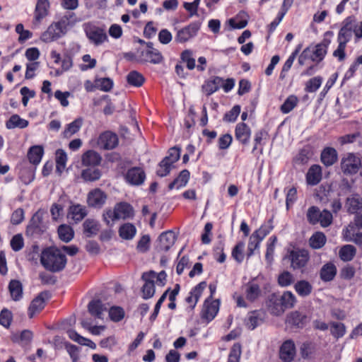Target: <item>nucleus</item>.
Returning <instances> with one entry per match:
<instances>
[{"instance_id":"obj_1","label":"nucleus","mask_w":362,"mask_h":362,"mask_svg":"<svg viewBox=\"0 0 362 362\" xmlns=\"http://www.w3.org/2000/svg\"><path fill=\"white\" fill-rule=\"evenodd\" d=\"M40 262L45 269L52 272H59L65 268L67 259L58 248L47 247L42 252Z\"/></svg>"},{"instance_id":"obj_2","label":"nucleus","mask_w":362,"mask_h":362,"mask_svg":"<svg viewBox=\"0 0 362 362\" xmlns=\"http://www.w3.org/2000/svg\"><path fill=\"white\" fill-rule=\"evenodd\" d=\"M135 212L134 207L128 202L117 203L114 209H106L103 214V220L109 227H112L115 222L119 219H133Z\"/></svg>"},{"instance_id":"obj_3","label":"nucleus","mask_w":362,"mask_h":362,"mask_svg":"<svg viewBox=\"0 0 362 362\" xmlns=\"http://www.w3.org/2000/svg\"><path fill=\"white\" fill-rule=\"evenodd\" d=\"M284 258L290 261V267L293 271L303 274L306 271L310 256L308 250L293 247V249H288Z\"/></svg>"},{"instance_id":"obj_4","label":"nucleus","mask_w":362,"mask_h":362,"mask_svg":"<svg viewBox=\"0 0 362 362\" xmlns=\"http://www.w3.org/2000/svg\"><path fill=\"white\" fill-rule=\"evenodd\" d=\"M361 165V158L353 153H346L341 160V169L345 175L356 174Z\"/></svg>"},{"instance_id":"obj_5","label":"nucleus","mask_w":362,"mask_h":362,"mask_svg":"<svg viewBox=\"0 0 362 362\" xmlns=\"http://www.w3.org/2000/svg\"><path fill=\"white\" fill-rule=\"evenodd\" d=\"M200 21H194L188 25L177 30L175 41L177 43H185L197 36L201 28Z\"/></svg>"},{"instance_id":"obj_6","label":"nucleus","mask_w":362,"mask_h":362,"mask_svg":"<svg viewBox=\"0 0 362 362\" xmlns=\"http://www.w3.org/2000/svg\"><path fill=\"white\" fill-rule=\"evenodd\" d=\"M136 54L137 62L141 64H159L164 60V57L159 50H146L143 48H139Z\"/></svg>"},{"instance_id":"obj_7","label":"nucleus","mask_w":362,"mask_h":362,"mask_svg":"<svg viewBox=\"0 0 362 362\" xmlns=\"http://www.w3.org/2000/svg\"><path fill=\"white\" fill-rule=\"evenodd\" d=\"M156 276V272L153 270L144 272L141 275V279L145 282L141 288L142 297L144 299L152 298L156 291L154 279Z\"/></svg>"},{"instance_id":"obj_8","label":"nucleus","mask_w":362,"mask_h":362,"mask_svg":"<svg viewBox=\"0 0 362 362\" xmlns=\"http://www.w3.org/2000/svg\"><path fill=\"white\" fill-rule=\"evenodd\" d=\"M51 293L48 291L40 292L30 303L28 314L30 318H33L36 313L40 312L45 306V300L51 298Z\"/></svg>"},{"instance_id":"obj_9","label":"nucleus","mask_w":362,"mask_h":362,"mask_svg":"<svg viewBox=\"0 0 362 362\" xmlns=\"http://www.w3.org/2000/svg\"><path fill=\"white\" fill-rule=\"evenodd\" d=\"M124 180L130 185L139 186L146 180V173L141 167H132L127 171Z\"/></svg>"},{"instance_id":"obj_10","label":"nucleus","mask_w":362,"mask_h":362,"mask_svg":"<svg viewBox=\"0 0 362 362\" xmlns=\"http://www.w3.org/2000/svg\"><path fill=\"white\" fill-rule=\"evenodd\" d=\"M296 354V349L294 341L292 339H287L282 343L279 348V358L283 362H291L294 360Z\"/></svg>"},{"instance_id":"obj_11","label":"nucleus","mask_w":362,"mask_h":362,"mask_svg":"<svg viewBox=\"0 0 362 362\" xmlns=\"http://www.w3.org/2000/svg\"><path fill=\"white\" fill-rule=\"evenodd\" d=\"M107 196L100 189L95 188L88 192L87 203L90 207L100 209L105 204Z\"/></svg>"},{"instance_id":"obj_12","label":"nucleus","mask_w":362,"mask_h":362,"mask_svg":"<svg viewBox=\"0 0 362 362\" xmlns=\"http://www.w3.org/2000/svg\"><path fill=\"white\" fill-rule=\"evenodd\" d=\"M314 155L313 148L310 144H306L300 148L298 153L293 158L292 163L294 167L303 166L309 162Z\"/></svg>"},{"instance_id":"obj_13","label":"nucleus","mask_w":362,"mask_h":362,"mask_svg":"<svg viewBox=\"0 0 362 362\" xmlns=\"http://www.w3.org/2000/svg\"><path fill=\"white\" fill-rule=\"evenodd\" d=\"M117 135L111 132H105L102 133L98 138V144L99 146L105 150H112L118 145Z\"/></svg>"},{"instance_id":"obj_14","label":"nucleus","mask_w":362,"mask_h":362,"mask_svg":"<svg viewBox=\"0 0 362 362\" xmlns=\"http://www.w3.org/2000/svg\"><path fill=\"white\" fill-rule=\"evenodd\" d=\"M45 231L42 216L36 212L33 214L26 228V233L31 235H40Z\"/></svg>"},{"instance_id":"obj_15","label":"nucleus","mask_w":362,"mask_h":362,"mask_svg":"<svg viewBox=\"0 0 362 362\" xmlns=\"http://www.w3.org/2000/svg\"><path fill=\"white\" fill-rule=\"evenodd\" d=\"M309 322V317L305 313L296 310L291 312L286 319V322L291 327L303 329Z\"/></svg>"},{"instance_id":"obj_16","label":"nucleus","mask_w":362,"mask_h":362,"mask_svg":"<svg viewBox=\"0 0 362 362\" xmlns=\"http://www.w3.org/2000/svg\"><path fill=\"white\" fill-rule=\"evenodd\" d=\"M219 300H212L206 298L204 303L202 317L206 319L207 322L211 321L216 315L219 309Z\"/></svg>"},{"instance_id":"obj_17","label":"nucleus","mask_w":362,"mask_h":362,"mask_svg":"<svg viewBox=\"0 0 362 362\" xmlns=\"http://www.w3.org/2000/svg\"><path fill=\"white\" fill-rule=\"evenodd\" d=\"M330 43L331 40L325 37L321 42L317 44L315 46L312 45L313 62H316L317 64L321 62L325 59Z\"/></svg>"},{"instance_id":"obj_18","label":"nucleus","mask_w":362,"mask_h":362,"mask_svg":"<svg viewBox=\"0 0 362 362\" xmlns=\"http://www.w3.org/2000/svg\"><path fill=\"white\" fill-rule=\"evenodd\" d=\"M267 305L269 311L273 315H281L285 311L280 295L279 294L272 293L269 295Z\"/></svg>"},{"instance_id":"obj_19","label":"nucleus","mask_w":362,"mask_h":362,"mask_svg":"<svg viewBox=\"0 0 362 362\" xmlns=\"http://www.w3.org/2000/svg\"><path fill=\"white\" fill-rule=\"evenodd\" d=\"M86 33L90 41L96 46L107 40V35L105 30L99 27L90 28L86 30Z\"/></svg>"},{"instance_id":"obj_20","label":"nucleus","mask_w":362,"mask_h":362,"mask_svg":"<svg viewBox=\"0 0 362 362\" xmlns=\"http://www.w3.org/2000/svg\"><path fill=\"white\" fill-rule=\"evenodd\" d=\"M206 287V282L204 281H201L190 291L189 296L185 298V301L189 304L191 310H193L195 308L203 291Z\"/></svg>"},{"instance_id":"obj_21","label":"nucleus","mask_w":362,"mask_h":362,"mask_svg":"<svg viewBox=\"0 0 362 362\" xmlns=\"http://www.w3.org/2000/svg\"><path fill=\"white\" fill-rule=\"evenodd\" d=\"M159 245L158 250L160 251L168 252L174 245L176 237L175 233L171 231L163 232L158 237Z\"/></svg>"},{"instance_id":"obj_22","label":"nucleus","mask_w":362,"mask_h":362,"mask_svg":"<svg viewBox=\"0 0 362 362\" xmlns=\"http://www.w3.org/2000/svg\"><path fill=\"white\" fill-rule=\"evenodd\" d=\"M65 35L60 32L59 27L54 22L47 28V30L42 33L40 40L45 42H50L59 39Z\"/></svg>"},{"instance_id":"obj_23","label":"nucleus","mask_w":362,"mask_h":362,"mask_svg":"<svg viewBox=\"0 0 362 362\" xmlns=\"http://www.w3.org/2000/svg\"><path fill=\"white\" fill-rule=\"evenodd\" d=\"M102 161L101 156L94 150L86 151L81 157L82 165L87 167H95L100 165Z\"/></svg>"},{"instance_id":"obj_24","label":"nucleus","mask_w":362,"mask_h":362,"mask_svg":"<svg viewBox=\"0 0 362 362\" xmlns=\"http://www.w3.org/2000/svg\"><path fill=\"white\" fill-rule=\"evenodd\" d=\"M250 128L245 123L241 122L236 125L235 137L242 144L247 145L250 141Z\"/></svg>"},{"instance_id":"obj_25","label":"nucleus","mask_w":362,"mask_h":362,"mask_svg":"<svg viewBox=\"0 0 362 362\" xmlns=\"http://www.w3.org/2000/svg\"><path fill=\"white\" fill-rule=\"evenodd\" d=\"M257 277L252 279L246 285V298L250 302H255L262 294L259 285L256 282Z\"/></svg>"},{"instance_id":"obj_26","label":"nucleus","mask_w":362,"mask_h":362,"mask_svg":"<svg viewBox=\"0 0 362 362\" xmlns=\"http://www.w3.org/2000/svg\"><path fill=\"white\" fill-rule=\"evenodd\" d=\"M337 269L332 262L325 264L320 270V278L324 282L332 281L337 275Z\"/></svg>"},{"instance_id":"obj_27","label":"nucleus","mask_w":362,"mask_h":362,"mask_svg":"<svg viewBox=\"0 0 362 362\" xmlns=\"http://www.w3.org/2000/svg\"><path fill=\"white\" fill-rule=\"evenodd\" d=\"M71 203H72L71 202ZM87 216V210L85 206L76 204L69 206L68 217H71L76 223L80 222Z\"/></svg>"},{"instance_id":"obj_28","label":"nucleus","mask_w":362,"mask_h":362,"mask_svg":"<svg viewBox=\"0 0 362 362\" xmlns=\"http://www.w3.org/2000/svg\"><path fill=\"white\" fill-rule=\"evenodd\" d=\"M322 180V168L319 165H313L306 174V182L310 185H316Z\"/></svg>"},{"instance_id":"obj_29","label":"nucleus","mask_w":362,"mask_h":362,"mask_svg":"<svg viewBox=\"0 0 362 362\" xmlns=\"http://www.w3.org/2000/svg\"><path fill=\"white\" fill-rule=\"evenodd\" d=\"M337 151L332 147H326L321 153V162L327 167L334 165L337 160Z\"/></svg>"},{"instance_id":"obj_30","label":"nucleus","mask_w":362,"mask_h":362,"mask_svg":"<svg viewBox=\"0 0 362 362\" xmlns=\"http://www.w3.org/2000/svg\"><path fill=\"white\" fill-rule=\"evenodd\" d=\"M88 310L95 318L103 319V313L107 310V308L100 300H92L88 305Z\"/></svg>"},{"instance_id":"obj_31","label":"nucleus","mask_w":362,"mask_h":362,"mask_svg":"<svg viewBox=\"0 0 362 362\" xmlns=\"http://www.w3.org/2000/svg\"><path fill=\"white\" fill-rule=\"evenodd\" d=\"M49 3L48 0H37L35 9V20L40 22L48 14Z\"/></svg>"},{"instance_id":"obj_32","label":"nucleus","mask_w":362,"mask_h":362,"mask_svg":"<svg viewBox=\"0 0 362 362\" xmlns=\"http://www.w3.org/2000/svg\"><path fill=\"white\" fill-rule=\"evenodd\" d=\"M43 154L44 148L42 146H33L29 148L27 156L30 163L37 165L41 161Z\"/></svg>"},{"instance_id":"obj_33","label":"nucleus","mask_w":362,"mask_h":362,"mask_svg":"<svg viewBox=\"0 0 362 362\" xmlns=\"http://www.w3.org/2000/svg\"><path fill=\"white\" fill-rule=\"evenodd\" d=\"M263 322L261 313L257 310L252 311L249 313L246 320L245 326L250 330L255 329Z\"/></svg>"},{"instance_id":"obj_34","label":"nucleus","mask_w":362,"mask_h":362,"mask_svg":"<svg viewBox=\"0 0 362 362\" xmlns=\"http://www.w3.org/2000/svg\"><path fill=\"white\" fill-rule=\"evenodd\" d=\"M8 290L13 300L18 301L23 297V285L18 280L13 279L9 282Z\"/></svg>"},{"instance_id":"obj_35","label":"nucleus","mask_w":362,"mask_h":362,"mask_svg":"<svg viewBox=\"0 0 362 362\" xmlns=\"http://www.w3.org/2000/svg\"><path fill=\"white\" fill-rule=\"evenodd\" d=\"M102 176V171L98 168H88L81 171V177L86 182H95Z\"/></svg>"},{"instance_id":"obj_36","label":"nucleus","mask_w":362,"mask_h":362,"mask_svg":"<svg viewBox=\"0 0 362 362\" xmlns=\"http://www.w3.org/2000/svg\"><path fill=\"white\" fill-rule=\"evenodd\" d=\"M136 233L135 226L131 223H125L119 228V235L124 240H132Z\"/></svg>"},{"instance_id":"obj_37","label":"nucleus","mask_w":362,"mask_h":362,"mask_svg":"<svg viewBox=\"0 0 362 362\" xmlns=\"http://www.w3.org/2000/svg\"><path fill=\"white\" fill-rule=\"evenodd\" d=\"M346 205L348 213L356 214L358 211L362 209V199L358 194H355L346 199Z\"/></svg>"},{"instance_id":"obj_38","label":"nucleus","mask_w":362,"mask_h":362,"mask_svg":"<svg viewBox=\"0 0 362 362\" xmlns=\"http://www.w3.org/2000/svg\"><path fill=\"white\" fill-rule=\"evenodd\" d=\"M297 293L301 297L308 296L313 291V286L306 280H300L294 286Z\"/></svg>"},{"instance_id":"obj_39","label":"nucleus","mask_w":362,"mask_h":362,"mask_svg":"<svg viewBox=\"0 0 362 362\" xmlns=\"http://www.w3.org/2000/svg\"><path fill=\"white\" fill-rule=\"evenodd\" d=\"M356 249L354 245H345L341 247L339 252L340 259L344 262H350L355 257Z\"/></svg>"},{"instance_id":"obj_40","label":"nucleus","mask_w":362,"mask_h":362,"mask_svg":"<svg viewBox=\"0 0 362 362\" xmlns=\"http://www.w3.org/2000/svg\"><path fill=\"white\" fill-rule=\"evenodd\" d=\"M327 238L322 232H315L309 240V245L313 249H320L326 243Z\"/></svg>"},{"instance_id":"obj_41","label":"nucleus","mask_w":362,"mask_h":362,"mask_svg":"<svg viewBox=\"0 0 362 362\" xmlns=\"http://www.w3.org/2000/svg\"><path fill=\"white\" fill-rule=\"evenodd\" d=\"M273 219L270 218L266 223L262 225V226L256 230L252 233V238L257 237L260 240L263 239L273 230Z\"/></svg>"},{"instance_id":"obj_42","label":"nucleus","mask_w":362,"mask_h":362,"mask_svg":"<svg viewBox=\"0 0 362 362\" xmlns=\"http://www.w3.org/2000/svg\"><path fill=\"white\" fill-rule=\"evenodd\" d=\"M58 234L60 240L64 243L70 242L74 237L73 228L66 224H62L59 226Z\"/></svg>"},{"instance_id":"obj_43","label":"nucleus","mask_w":362,"mask_h":362,"mask_svg":"<svg viewBox=\"0 0 362 362\" xmlns=\"http://www.w3.org/2000/svg\"><path fill=\"white\" fill-rule=\"evenodd\" d=\"M28 125V122L24 119H21L18 115H12L8 120L6 122V127L8 129L14 128L23 129Z\"/></svg>"},{"instance_id":"obj_44","label":"nucleus","mask_w":362,"mask_h":362,"mask_svg":"<svg viewBox=\"0 0 362 362\" xmlns=\"http://www.w3.org/2000/svg\"><path fill=\"white\" fill-rule=\"evenodd\" d=\"M127 83L132 86L140 87L144 81V76L137 71H132L127 76Z\"/></svg>"},{"instance_id":"obj_45","label":"nucleus","mask_w":362,"mask_h":362,"mask_svg":"<svg viewBox=\"0 0 362 362\" xmlns=\"http://www.w3.org/2000/svg\"><path fill=\"white\" fill-rule=\"evenodd\" d=\"M67 155L63 149H57L56 151V170L61 174L66 168Z\"/></svg>"},{"instance_id":"obj_46","label":"nucleus","mask_w":362,"mask_h":362,"mask_svg":"<svg viewBox=\"0 0 362 362\" xmlns=\"http://www.w3.org/2000/svg\"><path fill=\"white\" fill-rule=\"evenodd\" d=\"M331 326V334L337 339L341 338L346 334V326L342 322H332Z\"/></svg>"},{"instance_id":"obj_47","label":"nucleus","mask_w":362,"mask_h":362,"mask_svg":"<svg viewBox=\"0 0 362 362\" xmlns=\"http://www.w3.org/2000/svg\"><path fill=\"white\" fill-rule=\"evenodd\" d=\"M244 248L245 243L239 241L232 250L231 256L239 264L243 262L245 257Z\"/></svg>"},{"instance_id":"obj_48","label":"nucleus","mask_w":362,"mask_h":362,"mask_svg":"<svg viewBox=\"0 0 362 362\" xmlns=\"http://www.w3.org/2000/svg\"><path fill=\"white\" fill-rule=\"evenodd\" d=\"M276 242H277V238L275 235L270 237L267 242L265 259H266L267 263H269V264H272V262H273L275 245H276Z\"/></svg>"},{"instance_id":"obj_49","label":"nucleus","mask_w":362,"mask_h":362,"mask_svg":"<svg viewBox=\"0 0 362 362\" xmlns=\"http://www.w3.org/2000/svg\"><path fill=\"white\" fill-rule=\"evenodd\" d=\"M84 232L88 233V237L96 235L99 231V225L93 219H86L83 223Z\"/></svg>"},{"instance_id":"obj_50","label":"nucleus","mask_w":362,"mask_h":362,"mask_svg":"<svg viewBox=\"0 0 362 362\" xmlns=\"http://www.w3.org/2000/svg\"><path fill=\"white\" fill-rule=\"evenodd\" d=\"M174 165L167 161V158L163 160L158 163V169L156 170V175L160 177H163L170 174Z\"/></svg>"},{"instance_id":"obj_51","label":"nucleus","mask_w":362,"mask_h":362,"mask_svg":"<svg viewBox=\"0 0 362 362\" xmlns=\"http://www.w3.org/2000/svg\"><path fill=\"white\" fill-rule=\"evenodd\" d=\"M124 315V310L120 306H112L109 310V317L115 322H120Z\"/></svg>"},{"instance_id":"obj_52","label":"nucleus","mask_w":362,"mask_h":362,"mask_svg":"<svg viewBox=\"0 0 362 362\" xmlns=\"http://www.w3.org/2000/svg\"><path fill=\"white\" fill-rule=\"evenodd\" d=\"M241 354V344L235 343L230 348L227 362H240Z\"/></svg>"},{"instance_id":"obj_53","label":"nucleus","mask_w":362,"mask_h":362,"mask_svg":"<svg viewBox=\"0 0 362 362\" xmlns=\"http://www.w3.org/2000/svg\"><path fill=\"white\" fill-rule=\"evenodd\" d=\"M298 102V98L294 95H289L281 106V110L283 113H288L297 105Z\"/></svg>"},{"instance_id":"obj_54","label":"nucleus","mask_w":362,"mask_h":362,"mask_svg":"<svg viewBox=\"0 0 362 362\" xmlns=\"http://www.w3.org/2000/svg\"><path fill=\"white\" fill-rule=\"evenodd\" d=\"M74 16L73 13H68L63 16L57 22V25L59 27L60 32L62 34H66L68 32V27L70 25V20Z\"/></svg>"},{"instance_id":"obj_55","label":"nucleus","mask_w":362,"mask_h":362,"mask_svg":"<svg viewBox=\"0 0 362 362\" xmlns=\"http://www.w3.org/2000/svg\"><path fill=\"white\" fill-rule=\"evenodd\" d=\"M320 211L317 206H310L307 211L306 217L308 221L312 224L315 225L317 223L320 221Z\"/></svg>"},{"instance_id":"obj_56","label":"nucleus","mask_w":362,"mask_h":362,"mask_svg":"<svg viewBox=\"0 0 362 362\" xmlns=\"http://www.w3.org/2000/svg\"><path fill=\"white\" fill-rule=\"evenodd\" d=\"M261 242L262 240L257 237L252 238V234L250 235L246 253L247 259L250 258L254 255L255 251L259 249Z\"/></svg>"},{"instance_id":"obj_57","label":"nucleus","mask_w":362,"mask_h":362,"mask_svg":"<svg viewBox=\"0 0 362 362\" xmlns=\"http://www.w3.org/2000/svg\"><path fill=\"white\" fill-rule=\"evenodd\" d=\"M280 297L285 310L294 306L296 297L291 291H285Z\"/></svg>"},{"instance_id":"obj_58","label":"nucleus","mask_w":362,"mask_h":362,"mask_svg":"<svg viewBox=\"0 0 362 362\" xmlns=\"http://www.w3.org/2000/svg\"><path fill=\"white\" fill-rule=\"evenodd\" d=\"M13 320V314L7 308H4L0 313V325L6 328H8Z\"/></svg>"},{"instance_id":"obj_59","label":"nucleus","mask_w":362,"mask_h":362,"mask_svg":"<svg viewBox=\"0 0 362 362\" xmlns=\"http://www.w3.org/2000/svg\"><path fill=\"white\" fill-rule=\"evenodd\" d=\"M83 124V119L81 117L76 119L74 121L71 122L67 127L65 128L64 134L71 136L72 134L76 133L79 131L81 127Z\"/></svg>"},{"instance_id":"obj_60","label":"nucleus","mask_w":362,"mask_h":362,"mask_svg":"<svg viewBox=\"0 0 362 362\" xmlns=\"http://www.w3.org/2000/svg\"><path fill=\"white\" fill-rule=\"evenodd\" d=\"M95 86L101 90L108 92L113 86V81L110 78H102L95 81Z\"/></svg>"},{"instance_id":"obj_61","label":"nucleus","mask_w":362,"mask_h":362,"mask_svg":"<svg viewBox=\"0 0 362 362\" xmlns=\"http://www.w3.org/2000/svg\"><path fill=\"white\" fill-rule=\"evenodd\" d=\"M293 282V276L288 271H284L279 275L278 284L283 287L288 286Z\"/></svg>"},{"instance_id":"obj_62","label":"nucleus","mask_w":362,"mask_h":362,"mask_svg":"<svg viewBox=\"0 0 362 362\" xmlns=\"http://www.w3.org/2000/svg\"><path fill=\"white\" fill-rule=\"evenodd\" d=\"M190 173L188 170H182L174 180L177 183V189L185 187L189 180Z\"/></svg>"},{"instance_id":"obj_63","label":"nucleus","mask_w":362,"mask_h":362,"mask_svg":"<svg viewBox=\"0 0 362 362\" xmlns=\"http://www.w3.org/2000/svg\"><path fill=\"white\" fill-rule=\"evenodd\" d=\"M322 78L320 76H316L310 78L306 83L305 90L307 92H315L321 86Z\"/></svg>"},{"instance_id":"obj_64","label":"nucleus","mask_w":362,"mask_h":362,"mask_svg":"<svg viewBox=\"0 0 362 362\" xmlns=\"http://www.w3.org/2000/svg\"><path fill=\"white\" fill-rule=\"evenodd\" d=\"M150 235H144L137 243L136 250L142 253L146 252L150 247Z\"/></svg>"}]
</instances>
